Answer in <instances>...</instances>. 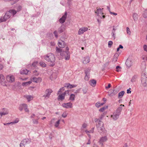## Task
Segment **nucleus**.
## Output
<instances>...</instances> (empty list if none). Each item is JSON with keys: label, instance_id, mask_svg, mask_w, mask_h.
<instances>
[{"label": "nucleus", "instance_id": "obj_1", "mask_svg": "<svg viewBox=\"0 0 147 147\" xmlns=\"http://www.w3.org/2000/svg\"><path fill=\"white\" fill-rule=\"evenodd\" d=\"M16 13V11L14 9L10 10L7 12L3 16L1 17L0 18V23L5 22L10 18L12 14L13 16Z\"/></svg>", "mask_w": 147, "mask_h": 147}, {"label": "nucleus", "instance_id": "obj_2", "mask_svg": "<svg viewBox=\"0 0 147 147\" xmlns=\"http://www.w3.org/2000/svg\"><path fill=\"white\" fill-rule=\"evenodd\" d=\"M66 51H62V50L56 47V52L60 53V54L61 56H65V59L66 60H68L70 57V53L68 51L69 48L68 47L66 48Z\"/></svg>", "mask_w": 147, "mask_h": 147}, {"label": "nucleus", "instance_id": "obj_3", "mask_svg": "<svg viewBox=\"0 0 147 147\" xmlns=\"http://www.w3.org/2000/svg\"><path fill=\"white\" fill-rule=\"evenodd\" d=\"M94 121L96 123V125L98 131L101 132L104 131L105 128L104 127V123L99 119H95Z\"/></svg>", "mask_w": 147, "mask_h": 147}, {"label": "nucleus", "instance_id": "obj_4", "mask_svg": "<svg viewBox=\"0 0 147 147\" xmlns=\"http://www.w3.org/2000/svg\"><path fill=\"white\" fill-rule=\"evenodd\" d=\"M64 90V87H62L60 88L59 90L58 91L57 93V95H59L58 97V100H64L65 98V94L68 93L69 92L68 90L66 91L65 92L63 93L62 94H61L63 91Z\"/></svg>", "mask_w": 147, "mask_h": 147}, {"label": "nucleus", "instance_id": "obj_5", "mask_svg": "<svg viewBox=\"0 0 147 147\" xmlns=\"http://www.w3.org/2000/svg\"><path fill=\"white\" fill-rule=\"evenodd\" d=\"M44 59L47 61L53 63L55 60L54 55L51 53L48 54L44 57Z\"/></svg>", "mask_w": 147, "mask_h": 147}, {"label": "nucleus", "instance_id": "obj_6", "mask_svg": "<svg viewBox=\"0 0 147 147\" xmlns=\"http://www.w3.org/2000/svg\"><path fill=\"white\" fill-rule=\"evenodd\" d=\"M141 83L142 85L144 87L147 86V76L145 73L142 75L141 78Z\"/></svg>", "mask_w": 147, "mask_h": 147}, {"label": "nucleus", "instance_id": "obj_7", "mask_svg": "<svg viewBox=\"0 0 147 147\" xmlns=\"http://www.w3.org/2000/svg\"><path fill=\"white\" fill-rule=\"evenodd\" d=\"M53 91L51 89H47L45 92V94L43 96V97H44L46 99L48 98Z\"/></svg>", "mask_w": 147, "mask_h": 147}, {"label": "nucleus", "instance_id": "obj_8", "mask_svg": "<svg viewBox=\"0 0 147 147\" xmlns=\"http://www.w3.org/2000/svg\"><path fill=\"white\" fill-rule=\"evenodd\" d=\"M0 83L3 86H7V82L5 80V77L2 74H0Z\"/></svg>", "mask_w": 147, "mask_h": 147}, {"label": "nucleus", "instance_id": "obj_9", "mask_svg": "<svg viewBox=\"0 0 147 147\" xmlns=\"http://www.w3.org/2000/svg\"><path fill=\"white\" fill-rule=\"evenodd\" d=\"M107 140V136H105L101 137L98 142L101 145V146L103 147V143L106 142Z\"/></svg>", "mask_w": 147, "mask_h": 147}, {"label": "nucleus", "instance_id": "obj_10", "mask_svg": "<svg viewBox=\"0 0 147 147\" xmlns=\"http://www.w3.org/2000/svg\"><path fill=\"white\" fill-rule=\"evenodd\" d=\"M67 12H65V14L63 15L62 17L60 18L59 20V22L61 24L63 23L65 21V20L66 19L67 16Z\"/></svg>", "mask_w": 147, "mask_h": 147}, {"label": "nucleus", "instance_id": "obj_11", "mask_svg": "<svg viewBox=\"0 0 147 147\" xmlns=\"http://www.w3.org/2000/svg\"><path fill=\"white\" fill-rule=\"evenodd\" d=\"M90 69L89 68H88L85 70L86 76L85 77V79L86 80H88L89 78L90 73Z\"/></svg>", "mask_w": 147, "mask_h": 147}, {"label": "nucleus", "instance_id": "obj_12", "mask_svg": "<svg viewBox=\"0 0 147 147\" xmlns=\"http://www.w3.org/2000/svg\"><path fill=\"white\" fill-rule=\"evenodd\" d=\"M88 30L87 27H83L80 28L78 32V34L81 35L83 34L84 32L87 31Z\"/></svg>", "mask_w": 147, "mask_h": 147}, {"label": "nucleus", "instance_id": "obj_13", "mask_svg": "<svg viewBox=\"0 0 147 147\" xmlns=\"http://www.w3.org/2000/svg\"><path fill=\"white\" fill-rule=\"evenodd\" d=\"M62 106L63 107L66 108H71L73 107L72 104L71 102L66 103H63Z\"/></svg>", "mask_w": 147, "mask_h": 147}, {"label": "nucleus", "instance_id": "obj_14", "mask_svg": "<svg viewBox=\"0 0 147 147\" xmlns=\"http://www.w3.org/2000/svg\"><path fill=\"white\" fill-rule=\"evenodd\" d=\"M31 141L30 139L28 138L22 140L21 142V144L22 145H25L27 144H29Z\"/></svg>", "mask_w": 147, "mask_h": 147}, {"label": "nucleus", "instance_id": "obj_15", "mask_svg": "<svg viewBox=\"0 0 147 147\" xmlns=\"http://www.w3.org/2000/svg\"><path fill=\"white\" fill-rule=\"evenodd\" d=\"M6 79L7 81L9 82H12L15 80V78L12 75H8L6 77Z\"/></svg>", "mask_w": 147, "mask_h": 147}, {"label": "nucleus", "instance_id": "obj_16", "mask_svg": "<svg viewBox=\"0 0 147 147\" xmlns=\"http://www.w3.org/2000/svg\"><path fill=\"white\" fill-rule=\"evenodd\" d=\"M120 115L116 112H114L113 114L111 116V117H112L113 119L115 121L119 117V116Z\"/></svg>", "mask_w": 147, "mask_h": 147}, {"label": "nucleus", "instance_id": "obj_17", "mask_svg": "<svg viewBox=\"0 0 147 147\" xmlns=\"http://www.w3.org/2000/svg\"><path fill=\"white\" fill-rule=\"evenodd\" d=\"M42 78L40 77L36 78L34 77L32 79V81L36 83L40 82L42 81Z\"/></svg>", "mask_w": 147, "mask_h": 147}, {"label": "nucleus", "instance_id": "obj_18", "mask_svg": "<svg viewBox=\"0 0 147 147\" xmlns=\"http://www.w3.org/2000/svg\"><path fill=\"white\" fill-rule=\"evenodd\" d=\"M95 13L97 14V16H99L100 18H102V17L100 15H102L103 14L102 9L100 8H98L97 10L95 11Z\"/></svg>", "mask_w": 147, "mask_h": 147}, {"label": "nucleus", "instance_id": "obj_19", "mask_svg": "<svg viewBox=\"0 0 147 147\" xmlns=\"http://www.w3.org/2000/svg\"><path fill=\"white\" fill-rule=\"evenodd\" d=\"M125 64L128 67H130L132 65V60L130 59H127L126 61Z\"/></svg>", "mask_w": 147, "mask_h": 147}, {"label": "nucleus", "instance_id": "obj_20", "mask_svg": "<svg viewBox=\"0 0 147 147\" xmlns=\"http://www.w3.org/2000/svg\"><path fill=\"white\" fill-rule=\"evenodd\" d=\"M58 46L60 48H63L65 45V42L61 40H59L58 42Z\"/></svg>", "mask_w": 147, "mask_h": 147}, {"label": "nucleus", "instance_id": "obj_21", "mask_svg": "<svg viewBox=\"0 0 147 147\" xmlns=\"http://www.w3.org/2000/svg\"><path fill=\"white\" fill-rule=\"evenodd\" d=\"M122 106L124 107V105H120V106L117 109L115 112L120 115L121 112L123 109Z\"/></svg>", "mask_w": 147, "mask_h": 147}, {"label": "nucleus", "instance_id": "obj_22", "mask_svg": "<svg viewBox=\"0 0 147 147\" xmlns=\"http://www.w3.org/2000/svg\"><path fill=\"white\" fill-rule=\"evenodd\" d=\"M77 86L76 85L70 84L69 83H66L64 85V87L67 88H73Z\"/></svg>", "mask_w": 147, "mask_h": 147}, {"label": "nucleus", "instance_id": "obj_23", "mask_svg": "<svg viewBox=\"0 0 147 147\" xmlns=\"http://www.w3.org/2000/svg\"><path fill=\"white\" fill-rule=\"evenodd\" d=\"M30 71L26 69H24L20 71V74L22 75H27L29 74Z\"/></svg>", "mask_w": 147, "mask_h": 147}, {"label": "nucleus", "instance_id": "obj_24", "mask_svg": "<svg viewBox=\"0 0 147 147\" xmlns=\"http://www.w3.org/2000/svg\"><path fill=\"white\" fill-rule=\"evenodd\" d=\"M65 27L64 26L62 25L58 29V32L60 33H61L63 32L65 30Z\"/></svg>", "mask_w": 147, "mask_h": 147}, {"label": "nucleus", "instance_id": "obj_25", "mask_svg": "<svg viewBox=\"0 0 147 147\" xmlns=\"http://www.w3.org/2000/svg\"><path fill=\"white\" fill-rule=\"evenodd\" d=\"M96 81L94 80H92L90 81V85L93 86H94L96 85Z\"/></svg>", "mask_w": 147, "mask_h": 147}, {"label": "nucleus", "instance_id": "obj_26", "mask_svg": "<svg viewBox=\"0 0 147 147\" xmlns=\"http://www.w3.org/2000/svg\"><path fill=\"white\" fill-rule=\"evenodd\" d=\"M90 62V58L89 57H86L84 58V59L83 61V63L84 64H86Z\"/></svg>", "mask_w": 147, "mask_h": 147}, {"label": "nucleus", "instance_id": "obj_27", "mask_svg": "<svg viewBox=\"0 0 147 147\" xmlns=\"http://www.w3.org/2000/svg\"><path fill=\"white\" fill-rule=\"evenodd\" d=\"M25 97L27 99L28 102L33 99V97L31 95H27L25 96Z\"/></svg>", "mask_w": 147, "mask_h": 147}, {"label": "nucleus", "instance_id": "obj_28", "mask_svg": "<svg viewBox=\"0 0 147 147\" xmlns=\"http://www.w3.org/2000/svg\"><path fill=\"white\" fill-rule=\"evenodd\" d=\"M75 96L74 94H71L69 98V100L71 101H74L75 100Z\"/></svg>", "mask_w": 147, "mask_h": 147}, {"label": "nucleus", "instance_id": "obj_29", "mask_svg": "<svg viewBox=\"0 0 147 147\" xmlns=\"http://www.w3.org/2000/svg\"><path fill=\"white\" fill-rule=\"evenodd\" d=\"M125 92L124 91H122L119 92L118 94V98H121Z\"/></svg>", "mask_w": 147, "mask_h": 147}, {"label": "nucleus", "instance_id": "obj_30", "mask_svg": "<svg viewBox=\"0 0 147 147\" xmlns=\"http://www.w3.org/2000/svg\"><path fill=\"white\" fill-rule=\"evenodd\" d=\"M8 112L7 111H5V112H0V118H1V117L4 115H6L8 114Z\"/></svg>", "mask_w": 147, "mask_h": 147}, {"label": "nucleus", "instance_id": "obj_31", "mask_svg": "<svg viewBox=\"0 0 147 147\" xmlns=\"http://www.w3.org/2000/svg\"><path fill=\"white\" fill-rule=\"evenodd\" d=\"M26 104H23L20 105L19 107V109L20 111H21L24 109V107H26Z\"/></svg>", "mask_w": 147, "mask_h": 147}, {"label": "nucleus", "instance_id": "obj_32", "mask_svg": "<svg viewBox=\"0 0 147 147\" xmlns=\"http://www.w3.org/2000/svg\"><path fill=\"white\" fill-rule=\"evenodd\" d=\"M105 104V102H103L102 103H100V102H97L95 104V106L96 107L99 108L100 106L102 105Z\"/></svg>", "mask_w": 147, "mask_h": 147}, {"label": "nucleus", "instance_id": "obj_33", "mask_svg": "<svg viewBox=\"0 0 147 147\" xmlns=\"http://www.w3.org/2000/svg\"><path fill=\"white\" fill-rule=\"evenodd\" d=\"M118 56V55L117 54H115V55L113 58L112 61L114 62H116L117 61Z\"/></svg>", "mask_w": 147, "mask_h": 147}, {"label": "nucleus", "instance_id": "obj_34", "mask_svg": "<svg viewBox=\"0 0 147 147\" xmlns=\"http://www.w3.org/2000/svg\"><path fill=\"white\" fill-rule=\"evenodd\" d=\"M32 82L31 81H29L26 82H24L22 83V85L23 86H27L30 85Z\"/></svg>", "mask_w": 147, "mask_h": 147}, {"label": "nucleus", "instance_id": "obj_35", "mask_svg": "<svg viewBox=\"0 0 147 147\" xmlns=\"http://www.w3.org/2000/svg\"><path fill=\"white\" fill-rule=\"evenodd\" d=\"M142 69L144 70L146 68V64L145 62L144 61L142 63Z\"/></svg>", "mask_w": 147, "mask_h": 147}, {"label": "nucleus", "instance_id": "obj_36", "mask_svg": "<svg viewBox=\"0 0 147 147\" xmlns=\"http://www.w3.org/2000/svg\"><path fill=\"white\" fill-rule=\"evenodd\" d=\"M108 108V106H106V107H103L100 109L99 111L102 112H103L104 110L106 109H107Z\"/></svg>", "mask_w": 147, "mask_h": 147}, {"label": "nucleus", "instance_id": "obj_37", "mask_svg": "<svg viewBox=\"0 0 147 147\" xmlns=\"http://www.w3.org/2000/svg\"><path fill=\"white\" fill-rule=\"evenodd\" d=\"M133 17L134 20H137L138 19V14L136 13H134L133 15Z\"/></svg>", "mask_w": 147, "mask_h": 147}, {"label": "nucleus", "instance_id": "obj_38", "mask_svg": "<svg viewBox=\"0 0 147 147\" xmlns=\"http://www.w3.org/2000/svg\"><path fill=\"white\" fill-rule=\"evenodd\" d=\"M60 120L59 119V120H58L57 122H56L55 123L54 126L55 127H58L59 126V125L60 124Z\"/></svg>", "mask_w": 147, "mask_h": 147}, {"label": "nucleus", "instance_id": "obj_39", "mask_svg": "<svg viewBox=\"0 0 147 147\" xmlns=\"http://www.w3.org/2000/svg\"><path fill=\"white\" fill-rule=\"evenodd\" d=\"M40 65L43 67H45L46 66V64L42 61H40Z\"/></svg>", "mask_w": 147, "mask_h": 147}, {"label": "nucleus", "instance_id": "obj_40", "mask_svg": "<svg viewBox=\"0 0 147 147\" xmlns=\"http://www.w3.org/2000/svg\"><path fill=\"white\" fill-rule=\"evenodd\" d=\"M19 121V119L18 118H17L13 121L10 122V123H11V124H14L15 123H18Z\"/></svg>", "mask_w": 147, "mask_h": 147}, {"label": "nucleus", "instance_id": "obj_41", "mask_svg": "<svg viewBox=\"0 0 147 147\" xmlns=\"http://www.w3.org/2000/svg\"><path fill=\"white\" fill-rule=\"evenodd\" d=\"M113 44V42L111 41H109L108 42V46L109 48H111Z\"/></svg>", "mask_w": 147, "mask_h": 147}, {"label": "nucleus", "instance_id": "obj_42", "mask_svg": "<svg viewBox=\"0 0 147 147\" xmlns=\"http://www.w3.org/2000/svg\"><path fill=\"white\" fill-rule=\"evenodd\" d=\"M33 123L34 124H37L38 123V119H32Z\"/></svg>", "mask_w": 147, "mask_h": 147}, {"label": "nucleus", "instance_id": "obj_43", "mask_svg": "<svg viewBox=\"0 0 147 147\" xmlns=\"http://www.w3.org/2000/svg\"><path fill=\"white\" fill-rule=\"evenodd\" d=\"M67 114L65 112H64L62 115V116L63 118L66 117L67 115Z\"/></svg>", "mask_w": 147, "mask_h": 147}, {"label": "nucleus", "instance_id": "obj_44", "mask_svg": "<svg viewBox=\"0 0 147 147\" xmlns=\"http://www.w3.org/2000/svg\"><path fill=\"white\" fill-rule=\"evenodd\" d=\"M126 29L127 33L129 35H130L131 32L129 28L128 27H127L126 28Z\"/></svg>", "mask_w": 147, "mask_h": 147}, {"label": "nucleus", "instance_id": "obj_45", "mask_svg": "<svg viewBox=\"0 0 147 147\" xmlns=\"http://www.w3.org/2000/svg\"><path fill=\"white\" fill-rule=\"evenodd\" d=\"M116 71L117 72H119L120 71V69H121V67L119 66H117L116 67Z\"/></svg>", "mask_w": 147, "mask_h": 147}, {"label": "nucleus", "instance_id": "obj_46", "mask_svg": "<svg viewBox=\"0 0 147 147\" xmlns=\"http://www.w3.org/2000/svg\"><path fill=\"white\" fill-rule=\"evenodd\" d=\"M105 115V114L104 113H102L101 115L99 117V119H100V120L101 121L102 119V118L104 117Z\"/></svg>", "mask_w": 147, "mask_h": 147}, {"label": "nucleus", "instance_id": "obj_47", "mask_svg": "<svg viewBox=\"0 0 147 147\" xmlns=\"http://www.w3.org/2000/svg\"><path fill=\"white\" fill-rule=\"evenodd\" d=\"M22 8V7L21 6L19 5L17 8V11H20Z\"/></svg>", "mask_w": 147, "mask_h": 147}, {"label": "nucleus", "instance_id": "obj_48", "mask_svg": "<svg viewBox=\"0 0 147 147\" xmlns=\"http://www.w3.org/2000/svg\"><path fill=\"white\" fill-rule=\"evenodd\" d=\"M24 110L26 112H29V110L27 108V106L26 104V107H24Z\"/></svg>", "mask_w": 147, "mask_h": 147}, {"label": "nucleus", "instance_id": "obj_49", "mask_svg": "<svg viewBox=\"0 0 147 147\" xmlns=\"http://www.w3.org/2000/svg\"><path fill=\"white\" fill-rule=\"evenodd\" d=\"M144 50L147 52V45H145L143 46Z\"/></svg>", "mask_w": 147, "mask_h": 147}, {"label": "nucleus", "instance_id": "obj_50", "mask_svg": "<svg viewBox=\"0 0 147 147\" xmlns=\"http://www.w3.org/2000/svg\"><path fill=\"white\" fill-rule=\"evenodd\" d=\"M94 127H93L89 131V133H93L94 131Z\"/></svg>", "mask_w": 147, "mask_h": 147}, {"label": "nucleus", "instance_id": "obj_51", "mask_svg": "<svg viewBox=\"0 0 147 147\" xmlns=\"http://www.w3.org/2000/svg\"><path fill=\"white\" fill-rule=\"evenodd\" d=\"M54 35L55 36V37L57 38L58 37V35H57V31H55L54 32Z\"/></svg>", "mask_w": 147, "mask_h": 147}, {"label": "nucleus", "instance_id": "obj_52", "mask_svg": "<svg viewBox=\"0 0 147 147\" xmlns=\"http://www.w3.org/2000/svg\"><path fill=\"white\" fill-rule=\"evenodd\" d=\"M115 90H110V95H112L113 94V92H114ZM109 93H110V92H109Z\"/></svg>", "mask_w": 147, "mask_h": 147}, {"label": "nucleus", "instance_id": "obj_53", "mask_svg": "<svg viewBox=\"0 0 147 147\" xmlns=\"http://www.w3.org/2000/svg\"><path fill=\"white\" fill-rule=\"evenodd\" d=\"M82 127L84 128H86V127H87V125L85 123H84L83 125H82Z\"/></svg>", "mask_w": 147, "mask_h": 147}, {"label": "nucleus", "instance_id": "obj_54", "mask_svg": "<svg viewBox=\"0 0 147 147\" xmlns=\"http://www.w3.org/2000/svg\"><path fill=\"white\" fill-rule=\"evenodd\" d=\"M38 62L37 61H36L34 62L32 64V65L34 67H35L36 66V65L37 63Z\"/></svg>", "mask_w": 147, "mask_h": 147}, {"label": "nucleus", "instance_id": "obj_55", "mask_svg": "<svg viewBox=\"0 0 147 147\" xmlns=\"http://www.w3.org/2000/svg\"><path fill=\"white\" fill-rule=\"evenodd\" d=\"M131 90V88H129V89H128L127 90V94L130 93H131V90Z\"/></svg>", "mask_w": 147, "mask_h": 147}, {"label": "nucleus", "instance_id": "obj_56", "mask_svg": "<svg viewBox=\"0 0 147 147\" xmlns=\"http://www.w3.org/2000/svg\"><path fill=\"white\" fill-rule=\"evenodd\" d=\"M81 89V88H80L78 89L77 90H76V91L75 92V93H79L80 91V90Z\"/></svg>", "mask_w": 147, "mask_h": 147}, {"label": "nucleus", "instance_id": "obj_57", "mask_svg": "<svg viewBox=\"0 0 147 147\" xmlns=\"http://www.w3.org/2000/svg\"><path fill=\"white\" fill-rule=\"evenodd\" d=\"M111 86V84H109L108 85V86H106L105 87L106 89H108L110 88Z\"/></svg>", "mask_w": 147, "mask_h": 147}, {"label": "nucleus", "instance_id": "obj_58", "mask_svg": "<svg viewBox=\"0 0 147 147\" xmlns=\"http://www.w3.org/2000/svg\"><path fill=\"white\" fill-rule=\"evenodd\" d=\"M110 13L111 14H113L114 15L116 16L117 15V13L110 11Z\"/></svg>", "mask_w": 147, "mask_h": 147}, {"label": "nucleus", "instance_id": "obj_59", "mask_svg": "<svg viewBox=\"0 0 147 147\" xmlns=\"http://www.w3.org/2000/svg\"><path fill=\"white\" fill-rule=\"evenodd\" d=\"M115 34H112V38H113L114 39H115Z\"/></svg>", "mask_w": 147, "mask_h": 147}, {"label": "nucleus", "instance_id": "obj_60", "mask_svg": "<svg viewBox=\"0 0 147 147\" xmlns=\"http://www.w3.org/2000/svg\"><path fill=\"white\" fill-rule=\"evenodd\" d=\"M143 16L144 18H146L147 17V14H145V13H144L143 15Z\"/></svg>", "mask_w": 147, "mask_h": 147}, {"label": "nucleus", "instance_id": "obj_61", "mask_svg": "<svg viewBox=\"0 0 147 147\" xmlns=\"http://www.w3.org/2000/svg\"><path fill=\"white\" fill-rule=\"evenodd\" d=\"M91 142H90V139H89L88 140V142L86 143V144L87 145L90 144Z\"/></svg>", "mask_w": 147, "mask_h": 147}, {"label": "nucleus", "instance_id": "obj_62", "mask_svg": "<svg viewBox=\"0 0 147 147\" xmlns=\"http://www.w3.org/2000/svg\"><path fill=\"white\" fill-rule=\"evenodd\" d=\"M3 68V66L2 64H0V70H1Z\"/></svg>", "mask_w": 147, "mask_h": 147}, {"label": "nucleus", "instance_id": "obj_63", "mask_svg": "<svg viewBox=\"0 0 147 147\" xmlns=\"http://www.w3.org/2000/svg\"><path fill=\"white\" fill-rule=\"evenodd\" d=\"M35 116V115L34 114H32L31 115L30 117L31 118H34V117Z\"/></svg>", "mask_w": 147, "mask_h": 147}, {"label": "nucleus", "instance_id": "obj_64", "mask_svg": "<svg viewBox=\"0 0 147 147\" xmlns=\"http://www.w3.org/2000/svg\"><path fill=\"white\" fill-rule=\"evenodd\" d=\"M128 146L127 143H125L124 145L123 146V147H128Z\"/></svg>", "mask_w": 147, "mask_h": 147}]
</instances>
